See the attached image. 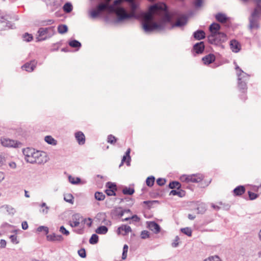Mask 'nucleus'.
<instances>
[{
	"label": "nucleus",
	"mask_w": 261,
	"mask_h": 261,
	"mask_svg": "<svg viewBox=\"0 0 261 261\" xmlns=\"http://www.w3.org/2000/svg\"><path fill=\"white\" fill-rule=\"evenodd\" d=\"M125 211H123L121 210V207H117L116 208L115 210H113L112 212V213L115 215L119 216L120 217H121L124 214Z\"/></svg>",
	"instance_id": "bb28decb"
},
{
	"label": "nucleus",
	"mask_w": 261,
	"mask_h": 261,
	"mask_svg": "<svg viewBox=\"0 0 261 261\" xmlns=\"http://www.w3.org/2000/svg\"><path fill=\"white\" fill-rule=\"evenodd\" d=\"M166 182L165 179L159 178L156 180V183L158 185L162 186L165 185Z\"/></svg>",
	"instance_id": "bf43d9fd"
},
{
	"label": "nucleus",
	"mask_w": 261,
	"mask_h": 261,
	"mask_svg": "<svg viewBox=\"0 0 261 261\" xmlns=\"http://www.w3.org/2000/svg\"><path fill=\"white\" fill-rule=\"evenodd\" d=\"M238 86L242 92H244L247 89V85L246 81H238Z\"/></svg>",
	"instance_id": "2f4dec72"
},
{
	"label": "nucleus",
	"mask_w": 261,
	"mask_h": 261,
	"mask_svg": "<svg viewBox=\"0 0 261 261\" xmlns=\"http://www.w3.org/2000/svg\"><path fill=\"white\" fill-rule=\"evenodd\" d=\"M130 149H128L126 152H125V154L124 155L125 156H127V160L126 161V165L127 166H129L130 165V160H131V159H130Z\"/></svg>",
	"instance_id": "5fc2aeb1"
},
{
	"label": "nucleus",
	"mask_w": 261,
	"mask_h": 261,
	"mask_svg": "<svg viewBox=\"0 0 261 261\" xmlns=\"http://www.w3.org/2000/svg\"><path fill=\"white\" fill-rule=\"evenodd\" d=\"M107 186L109 188V189H113V190H116V185L115 184L112 183L111 182H108L107 183Z\"/></svg>",
	"instance_id": "052dcab7"
},
{
	"label": "nucleus",
	"mask_w": 261,
	"mask_h": 261,
	"mask_svg": "<svg viewBox=\"0 0 261 261\" xmlns=\"http://www.w3.org/2000/svg\"><path fill=\"white\" fill-rule=\"evenodd\" d=\"M44 140L45 142H46L49 144L53 145H55L57 144V141L50 136H46Z\"/></svg>",
	"instance_id": "f704fd0d"
},
{
	"label": "nucleus",
	"mask_w": 261,
	"mask_h": 261,
	"mask_svg": "<svg viewBox=\"0 0 261 261\" xmlns=\"http://www.w3.org/2000/svg\"><path fill=\"white\" fill-rule=\"evenodd\" d=\"M248 195L249 199L252 200L255 199L258 197V195L257 194L251 191H248Z\"/></svg>",
	"instance_id": "4d7b16f0"
},
{
	"label": "nucleus",
	"mask_w": 261,
	"mask_h": 261,
	"mask_svg": "<svg viewBox=\"0 0 261 261\" xmlns=\"http://www.w3.org/2000/svg\"><path fill=\"white\" fill-rule=\"evenodd\" d=\"M128 247L127 245H124L123 248V252L122 254V259L124 260L127 257V253L128 251Z\"/></svg>",
	"instance_id": "de8ad7c7"
},
{
	"label": "nucleus",
	"mask_w": 261,
	"mask_h": 261,
	"mask_svg": "<svg viewBox=\"0 0 261 261\" xmlns=\"http://www.w3.org/2000/svg\"><path fill=\"white\" fill-rule=\"evenodd\" d=\"M132 230L130 226L122 224L119 226L117 229L118 234H122L123 236H125L129 232H132Z\"/></svg>",
	"instance_id": "9d476101"
},
{
	"label": "nucleus",
	"mask_w": 261,
	"mask_h": 261,
	"mask_svg": "<svg viewBox=\"0 0 261 261\" xmlns=\"http://www.w3.org/2000/svg\"><path fill=\"white\" fill-rule=\"evenodd\" d=\"M141 237L143 239H145L149 237V232L147 230H143L141 233Z\"/></svg>",
	"instance_id": "864d4df0"
},
{
	"label": "nucleus",
	"mask_w": 261,
	"mask_h": 261,
	"mask_svg": "<svg viewBox=\"0 0 261 261\" xmlns=\"http://www.w3.org/2000/svg\"><path fill=\"white\" fill-rule=\"evenodd\" d=\"M47 240L50 241H62L63 237L61 235L53 233L47 236Z\"/></svg>",
	"instance_id": "aec40b11"
},
{
	"label": "nucleus",
	"mask_w": 261,
	"mask_h": 261,
	"mask_svg": "<svg viewBox=\"0 0 261 261\" xmlns=\"http://www.w3.org/2000/svg\"><path fill=\"white\" fill-rule=\"evenodd\" d=\"M25 160L31 164H41L47 161V157L45 152L36 150L34 148L28 147L22 150Z\"/></svg>",
	"instance_id": "f03ea898"
},
{
	"label": "nucleus",
	"mask_w": 261,
	"mask_h": 261,
	"mask_svg": "<svg viewBox=\"0 0 261 261\" xmlns=\"http://www.w3.org/2000/svg\"><path fill=\"white\" fill-rule=\"evenodd\" d=\"M238 81H246L249 79V75L244 72L242 69H240V72L237 73Z\"/></svg>",
	"instance_id": "b1692460"
},
{
	"label": "nucleus",
	"mask_w": 261,
	"mask_h": 261,
	"mask_svg": "<svg viewBox=\"0 0 261 261\" xmlns=\"http://www.w3.org/2000/svg\"><path fill=\"white\" fill-rule=\"evenodd\" d=\"M204 45L203 41L196 43L193 46V49L195 51L197 54H201L203 53L204 49Z\"/></svg>",
	"instance_id": "2eb2a0df"
},
{
	"label": "nucleus",
	"mask_w": 261,
	"mask_h": 261,
	"mask_svg": "<svg viewBox=\"0 0 261 261\" xmlns=\"http://www.w3.org/2000/svg\"><path fill=\"white\" fill-rule=\"evenodd\" d=\"M141 16L143 19L142 28L147 33L155 30H163L164 29L163 23L158 24L154 22L156 16L165 22H170L171 20L167 6L164 3H157L150 6L148 11L143 13Z\"/></svg>",
	"instance_id": "f257e3e1"
},
{
	"label": "nucleus",
	"mask_w": 261,
	"mask_h": 261,
	"mask_svg": "<svg viewBox=\"0 0 261 261\" xmlns=\"http://www.w3.org/2000/svg\"><path fill=\"white\" fill-rule=\"evenodd\" d=\"M108 6L107 5L105 4H103V3H101L100 4H99L97 7H96V10L99 13H100L101 12H102L103 11H104L107 8Z\"/></svg>",
	"instance_id": "79ce46f5"
},
{
	"label": "nucleus",
	"mask_w": 261,
	"mask_h": 261,
	"mask_svg": "<svg viewBox=\"0 0 261 261\" xmlns=\"http://www.w3.org/2000/svg\"><path fill=\"white\" fill-rule=\"evenodd\" d=\"M204 261H221L219 257L217 255L212 256L206 258Z\"/></svg>",
	"instance_id": "09e8293b"
},
{
	"label": "nucleus",
	"mask_w": 261,
	"mask_h": 261,
	"mask_svg": "<svg viewBox=\"0 0 261 261\" xmlns=\"http://www.w3.org/2000/svg\"><path fill=\"white\" fill-rule=\"evenodd\" d=\"M117 141V138L112 135H109L108 136L107 141L111 144H114Z\"/></svg>",
	"instance_id": "a18cd8bd"
},
{
	"label": "nucleus",
	"mask_w": 261,
	"mask_h": 261,
	"mask_svg": "<svg viewBox=\"0 0 261 261\" xmlns=\"http://www.w3.org/2000/svg\"><path fill=\"white\" fill-rule=\"evenodd\" d=\"M203 176L200 174H191L189 175H184L181 177V180L187 182L198 183L202 181Z\"/></svg>",
	"instance_id": "0eeeda50"
},
{
	"label": "nucleus",
	"mask_w": 261,
	"mask_h": 261,
	"mask_svg": "<svg viewBox=\"0 0 261 261\" xmlns=\"http://www.w3.org/2000/svg\"><path fill=\"white\" fill-rule=\"evenodd\" d=\"M17 237L15 234L11 235L10 236V239L12 243L14 244H18L19 241L17 240Z\"/></svg>",
	"instance_id": "13d9d810"
},
{
	"label": "nucleus",
	"mask_w": 261,
	"mask_h": 261,
	"mask_svg": "<svg viewBox=\"0 0 261 261\" xmlns=\"http://www.w3.org/2000/svg\"><path fill=\"white\" fill-rule=\"evenodd\" d=\"M1 209H5L7 211L9 215H13L15 213V209L11 206L8 205H4L1 206Z\"/></svg>",
	"instance_id": "a878e982"
},
{
	"label": "nucleus",
	"mask_w": 261,
	"mask_h": 261,
	"mask_svg": "<svg viewBox=\"0 0 261 261\" xmlns=\"http://www.w3.org/2000/svg\"><path fill=\"white\" fill-rule=\"evenodd\" d=\"M230 46L234 53H238L241 49V44L236 40H232L230 42Z\"/></svg>",
	"instance_id": "ddd939ff"
},
{
	"label": "nucleus",
	"mask_w": 261,
	"mask_h": 261,
	"mask_svg": "<svg viewBox=\"0 0 261 261\" xmlns=\"http://www.w3.org/2000/svg\"><path fill=\"white\" fill-rule=\"evenodd\" d=\"M64 11L66 13H70L73 9V7L70 3H66L64 4L63 7Z\"/></svg>",
	"instance_id": "c756f323"
},
{
	"label": "nucleus",
	"mask_w": 261,
	"mask_h": 261,
	"mask_svg": "<svg viewBox=\"0 0 261 261\" xmlns=\"http://www.w3.org/2000/svg\"><path fill=\"white\" fill-rule=\"evenodd\" d=\"M36 62L33 61L30 63H27L22 66V68L24 69L29 72L33 71L36 67Z\"/></svg>",
	"instance_id": "f3484780"
},
{
	"label": "nucleus",
	"mask_w": 261,
	"mask_h": 261,
	"mask_svg": "<svg viewBox=\"0 0 261 261\" xmlns=\"http://www.w3.org/2000/svg\"><path fill=\"white\" fill-rule=\"evenodd\" d=\"M135 192V190L133 188L129 187H124L122 190V193L124 195H132Z\"/></svg>",
	"instance_id": "473e14b6"
},
{
	"label": "nucleus",
	"mask_w": 261,
	"mask_h": 261,
	"mask_svg": "<svg viewBox=\"0 0 261 261\" xmlns=\"http://www.w3.org/2000/svg\"><path fill=\"white\" fill-rule=\"evenodd\" d=\"M7 243L5 240L2 239L0 241V247L4 248L6 247Z\"/></svg>",
	"instance_id": "338daca9"
},
{
	"label": "nucleus",
	"mask_w": 261,
	"mask_h": 261,
	"mask_svg": "<svg viewBox=\"0 0 261 261\" xmlns=\"http://www.w3.org/2000/svg\"><path fill=\"white\" fill-rule=\"evenodd\" d=\"M11 22L7 20L4 16H2L0 19V31L8 28H11Z\"/></svg>",
	"instance_id": "f8f14e48"
},
{
	"label": "nucleus",
	"mask_w": 261,
	"mask_h": 261,
	"mask_svg": "<svg viewBox=\"0 0 261 261\" xmlns=\"http://www.w3.org/2000/svg\"><path fill=\"white\" fill-rule=\"evenodd\" d=\"M1 143L4 147L14 148L18 147L21 144V143L17 141L5 137H2L1 139Z\"/></svg>",
	"instance_id": "6e6552de"
},
{
	"label": "nucleus",
	"mask_w": 261,
	"mask_h": 261,
	"mask_svg": "<svg viewBox=\"0 0 261 261\" xmlns=\"http://www.w3.org/2000/svg\"><path fill=\"white\" fill-rule=\"evenodd\" d=\"M37 231L38 232H41L44 231L46 234L48 233V228L46 226H40L37 229Z\"/></svg>",
	"instance_id": "3c124183"
},
{
	"label": "nucleus",
	"mask_w": 261,
	"mask_h": 261,
	"mask_svg": "<svg viewBox=\"0 0 261 261\" xmlns=\"http://www.w3.org/2000/svg\"><path fill=\"white\" fill-rule=\"evenodd\" d=\"M179 238L178 236H176L174 240V242L172 243V246L173 247H176L178 245V241Z\"/></svg>",
	"instance_id": "0e129e2a"
},
{
	"label": "nucleus",
	"mask_w": 261,
	"mask_h": 261,
	"mask_svg": "<svg viewBox=\"0 0 261 261\" xmlns=\"http://www.w3.org/2000/svg\"><path fill=\"white\" fill-rule=\"evenodd\" d=\"M245 192V188L243 186H239L233 190L234 194L236 196H241Z\"/></svg>",
	"instance_id": "5701e85b"
},
{
	"label": "nucleus",
	"mask_w": 261,
	"mask_h": 261,
	"mask_svg": "<svg viewBox=\"0 0 261 261\" xmlns=\"http://www.w3.org/2000/svg\"><path fill=\"white\" fill-rule=\"evenodd\" d=\"M206 206L205 204L203 203H200L198 204L197 207V213L198 214H203L206 211Z\"/></svg>",
	"instance_id": "7c9ffc66"
},
{
	"label": "nucleus",
	"mask_w": 261,
	"mask_h": 261,
	"mask_svg": "<svg viewBox=\"0 0 261 261\" xmlns=\"http://www.w3.org/2000/svg\"><path fill=\"white\" fill-rule=\"evenodd\" d=\"M75 137L80 145H83L85 143V137L83 133L81 131L75 134Z\"/></svg>",
	"instance_id": "dca6fc26"
},
{
	"label": "nucleus",
	"mask_w": 261,
	"mask_h": 261,
	"mask_svg": "<svg viewBox=\"0 0 261 261\" xmlns=\"http://www.w3.org/2000/svg\"><path fill=\"white\" fill-rule=\"evenodd\" d=\"M58 31L60 34H64L68 31V27L65 24H60L58 27Z\"/></svg>",
	"instance_id": "72a5a7b5"
},
{
	"label": "nucleus",
	"mask_w": 261,
	"mask_h": 261,
	"mask_svg": "<svg viewBox=\"0 0 261 261\" xmlns=\"http://www.w3.org/2000/svg\"><path fill=\"white\" fill-rule=\"evenodd\" d=\"M68 179L70 183L72 184H78L81 182V178L79 177H76L75 178L72 177L71 175L68 176Z\"/></svg>",
	"instance_id": "4c0bfd02"
},
{
	"label": "nucleus",
	"mask_w": 261,
	"mask_h": 261,
	"mask_svg": "<svg viewBox=\"0 0 261 261\" xmlns=\"http://www.w3.org/2000/svg\"><path fill=\"white\" fill-rule=\"evenodd\" d=\"M38 36L36 37L37 41L45 40L52 37L55 33L54 27L48 28H40L38 32Z\"/></svg>",
	"instance_id": "39448f33"
},
{
	"label": "nucleus",
	"mask_w": 261,
	"mask_h": 261,
	"mask_svg": "<svg viewBox=\"0 0 261 261\" xmlns=\"http://www.w3.org/2000/svg\"><path fill=\"white\" fill-rule=\"evenodd\" d=\"M221 27L219 24L217 23H213L209 27V30L211 32V34H213V33H216L219 32Z\"/></svg>",
	"instance_id": "412c9836"
},
{
	"label": "nucleus",
	"mask_w": 261,
	"mask_h": 261,
	"mask_svg": "<svg viewBox=\"0 0 261 261\" xmlns=\"http://www.w3.org/2000/svg\"><path fill=\"white\" fill-rule=\"evenodd\" d=\"M155 178L153 176L148 177L146 180V184L147 186L151 187L154 183Z\"/></svg>",
	"instance_id": "e433bc0d"
},
{
	"label": "nucleus",
	"mask_w": 261,
	"mask_h": 261,
	"mask_svg": "<svg viewBox=\"0 0 261 261\" xmlns=\"http://www.w3.org/2000/svg\"><path fill=\"white\" fill-rule=\"evenodd\" d=\"M208 42L216 45L220 44L222 42H224L227 40L226 35L222 32H218L210 34L207 37Z\"/></svg>",
	"instance_id": "423d86ee"
},
{
	"label": "nucleus",
	"mask_w": 261,
	"mask_h": 261,
	"mask_svg": "<svg viewBox=\"0 0 261 261\" xmlns=\"http://www.w3.org/2000/svg\"><path fill=\"white\" fill-rule=\"evenodd\" d=\"M22 228L24 230H26L28 228V225L26 221H23L22 222L21 224Z\"/></svg>",
	"instance_id": "774afa93"
},
{
	"label": "nucleus",
	"mask_w": 261,
	"mask_h": 261,
	"mask_svg": "<svg viewBox=\"0 0 261 261\" xmlns=\"http://www.w3.org/2000/svg\"><path fill=\"white\" fill-rule=\"evenodd\" d=\"M54 23V20L53 19H47L46 20H43L41 21V24L42 26H45L47 25H50Z\"/></svg>",
	"instance_id": "8fccbe9b"
},
{
	"label": "nucleus",
	"mask_w": 261,
	"mask_h": 261,
	"mask_svg": "<svg viewBox=\"0 0 261 261\" xmlns=\"http://www.w3.org/2000/svg\"><path fill=\"white\" fill-rule=\"evenodd\" d=\"M215 60V56L213 54H208L202 58V61L205 64H210Z\"/></svg>",
	"instance_id": "6ab92c4d"
},
{
	"label": "nucleus",
	"mask_w": 261,
	"mask_h": 261,
	"mask_svg": "<svg viewBox=\"0 0 261 261\" xmlns=\"http://www.w3.org/2000/svg\"><path fill=\"white\" fill-rule=\"evenodd\" d=\"M78 254L80 257L82 258H85L86 256V253L85 249L84 248H82L80 249L78 251Z\"/></svg>",
	"instance_id": "6e6d98bb"
},
{
	"label": "nucleus",
	"mask_w": 261,
	"mask_h": 261,
	"mask_svg": "<svg viewBox=\"0 0 261 261\" xmlns=\"http://www.w3.org/2000/svg\"><path fill=\"white\" fill-rule=\"evenodd\" d=\"M105 192L108 196H114L116 195L115 190L113 189H107Z\"/></svg>",
	"instance_id": "680f3d73"
},
{
	"label": "nucleus",
	"mask_w": 261,
	"mask_h": 261,
	"mask_svg": "<svg viewBox=\"0 0 261 261\" xmlns=\"http://www.w3.org/2000/svg\"><path fill=\"white\" fill-rule=\"evenodd\" d=\"M49 210V207L46 206L45 207H43V208H42L41 210H40V212L44 215H46L48 214Z\"/></svg>",
	"instance_id": "69168bd1"
},
{
	"label": "nucleus",
	"mask_w": 261,
	"mask_h": 261,
	"mask_svg": "<svg viewBox=\"0 0 261 261\" xmlns=\"http://www.w3.org/2000/svg\"><path fill=\"white\" fill-rule=\"evenodd\" d=\"M261 16V6L257 4L248 18V29L250 30H257L259 28V20Z\"/></svg>",
	"instance_id": "20e7f679"
},
{
	"label": "nucleus",
	"mask_w": 261,
	"mask_h": 261,
	"mask_svg": "<svg viewBox=\"0 0 261 261\" xmlns=\"http://www.w3.org/2000/svg\"><path fill=\"white\" fill-rule=\"evenodd\" d=\"M181 231L189 237L192 235V230L189 227H185L181 229Z\"/></svg>",
	"instance_id": "49530a36"
},
{
	"label": "nucleus",
	"mask_w": 261,
	"mask_h": 261,
	"mask_svg": "<svg viewBox=\"0 0 261 261\" xmlns=\"http://www.w3.org/2000/svg\"><path fill=\"white\" fill-rule=\"evenodd\" d=\"M82 217L79 214H74L72 216V221H69V224L72 227H77L80 223Z\"/></svg>",
	"instance_id": "1a4fd4ad"
},
{
	"label": "nucleus",
	"mask_w": 261,
	"mask_h": 261,
	"mask_svg": "<svg viewBox=\"0 0 261 261\" xmlns=\"http://www.w3.org/2000/svg\"><path fill=\"white\" fill-rule=\"evenodd\" d=\"M125 0H115L113 4L109 6L110 10L115 13L117 18L115 22L120 23L125 20H129L134 14H128L126 10L123 7H120L121 3Z\"/></svg>",
	"instance_id": "7ed1b4c3"
},
{
	"label": "nucleus",
	"mask_w": 261,
	"mask_h": 261,
	"mask_svg": "<svg viewBox=\"0 0 261 261\" xmlns=\"http://www.w3.org/2000/svg\"><path fill=\"white\" fill-rule=\"evenodd\" d=\"M64 199L66 202L73 204V196L71 194H67L64 195Z\"/></svg>",
	"instance_id": "ea45409f"
},
{
	"label": "nucleus",
	"mask_w": 261,
	"mask_h": 261,
	"mask_svg": "<svg viewBox=\"0 0 261 261\" xmlns=\"http://www.w3.org/2000/svg\"><path fill=\"white\" fill-rule=\"evenodd\" d=\"M100 13L96 10H92L89 12L90 17L92 19H95L99 15Z\"/></svg>",
	"instance_id": "c03bdc74"
},
{
	"label": "nucleus",
	"mask_w": 261,
	"mask_h": 261,
	"mask_svg": "<svg viewBox=\"0 0 261 261\" xmlns=\"http://www.w3.org/2000/svg\"><path fill=\"white\" fill-rule=\"evenodd\" d=\"M94 196L95 199L98 201L103 200L105 198V195L102 192H95Z\"/></svg>",
	"instance_id": "58836bf2"
},
{
	"label": "nucleus",
	"mask_w": 261,
	"mask_h": 261,
	"mask_svg": "<svg viewBox=\"0 0 261 261\" xmlns=\"http://www.w3.org/2000/svg\"><path fill=\"white\" fill-rule=\"evenodd\" d=\"M202 0H194V5L196 8H199L202 6Z\"/></svg>",
	"instance_id": "e2e57ef3"
},
{
	"label": "nucleus",
	"mask_w": 261,
	"mask_h": 261,
	"mask_svg": "<svg viewBox=\"0 0 261 261\" xmlns=\"http://www.w3.org/2000/svg\"><path fill=\"white\" fill-rule=\"evenodd\" d=\"M23 40L26 42H30L33 40V36L31 34H30L28 33H25L23 35Z\"/></svg>",
	"instance_id": "37998d69"
},
{
	"label": "nucleus",
	"mask_w": 261,
	"mask_h": 261,
	"mask_svg": "<svg viewBox=\"0 0 261 261\" xmlns=\"http://www.w3.org/2000/svg\"><path fill=\"white\" fill-rule=\"evenodd\" d=\"M181 187V184L179 182L177 181H172L169 184V188L171 189L176 188L177 190H179Z\"/></svg>",
	"instance_id": "c85d7f7f"
},
{
	"label": "nucleus",
	"mask_w": 261,
	"mask_h": 261,
	"mask_svg": "<svg viewBox=\"0 0 261 261\" xmlns=\"http://www.w3.org/2000/svg\"><path fill=\"white\" fill-rule=\"evenodd\" d=\"M98 241V236L96 234H93L89 240L91 244H95Z\"/></svg>",
	"instance_id": "a19ab883"
},
{
	"label": "nucleus",
	"mask_w": 261,
	"mask_h": 261,
	"mask_svg": "<svg viewBox=\"0 0 261 261\" xmlns=\"http://www.w3.org/2000/svg\"><path fill=\"white\" fill-rule=\"evenodd\" d=\"M69 45L73 48H80L81 46V43L76 40H73L69 42Z\"/></svg>",
	"instance_id": "c9c22d12"
},
{
	"label": "nucleus",
	"mask_w": 261,
	"mask_h": 261,
	"mask_svg": "<svg viewBox=\"0 0 261 261\" xmlns=\"http://www.w3.org/2000/svg\"><path fill=\"white\" fill-rule=\"evenodd\" d=\"M147 227L150 230L152 231L155 233H158L160 231L161 228L160 225L154 221L148 222Z\"/></svg>",
	"instance_id": "9b49d317"
},
{
	"label": "nucleus",
	"mask_w": 261,
	"mask_h": 261,
	"mask_svg": "<svg viewBox=\"0 0 261 261\" xmlns=\"http://www.w3.org/2000/svg\"><path fill=\"white\" fill-rule=\"evenodd\" d=\"M187 17L186 16H183L180 18H179L175 23L173 24L172 28L175 27H181L187 24Z\"/></svg>",
	"instance_id": "4468645a"
},
{
	"label": "nucleus",
	"mask_w": 261,
	"mask_h": 261,
	"mask_svg": "<svg viewBox=\"0 0 261 261\" xmlns=\"http://www.w3.org/2000/svg\"><path fill=\"white\" fill-rule=\"evenodd\" d=\"M215 18L216 20L221 22V23H225L226 22L228 18L226 16L225 14L221 13H218L215 15Z\"/></svg>",
	"instance_id": "4be33fe9"
},
{
	"label": "nucleus",
	"mask_w": 261,
	"mask_h": 261,
	"mask_svg": "<svg viewBox=\"0 0 261 261\" xmlns=\"http://www.w3.org/2000/svg\"><path fill=\"white\" fill-rule=\"evenodd\" d=\"M60 232L66 236L69 234V231L67 230L63 226H61L59 229Z\"/></svg>",
	"instance_id": "603ef678"
},
{
	"label": "nucleus",
	"mask_w": 261,
	"mask_h": 261,
	"mask_svg": "<svg viewBox=\"0 0 261 261\" xmlns=\"http://www.w3.org/2000/svg\"><path fill=\"white\" fill-rule=\"evenodd\" d=\"M193 37L196 40H200L205 38V32L201 30H198L193 33Z\"/></svg>",
	"instance_id": "a211bd4d"
},
{
	"label": "nucleus",
	"mask_w": 261,
	"mask_h": 261,
	"mask_svg": "<svg viewBox=\"0 0 261 261\" xmlns=\"http://www.w3.org/2000/svg\"><path fill=\"white\" fill-rule=\"evenodd\" d=\"M170 195H178L179 197H182L185 195V191L182 190L177 191L176 190H172L169 193Z\"/></svg>",
	"instance_id": "393cba45"
},
{
	"label": "nucleus",
	"mask_w": 261,
	"mask_h": 261,
	"mask_svg": "<svg viewBox=\"0 0 261 261\" xmlns=\"http://www.w3.org/2000/svg\"><path fill=\"white\" fill-rule=\"evenodd\" d=\"M108 231V228L106 226H100L96 229V232L99 234H105Z\"/></svg>",
	"instance_id": "cd10ccee"
}]
</instances>
